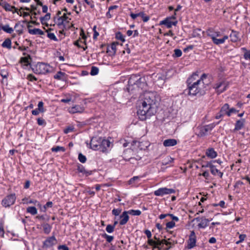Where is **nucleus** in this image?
<instances>
[{
  "label": "nucleus",
  "instance_id": "21",
  "mask_svg": "<svg viewBox=\"0 0 250 250\" xmlns=\"http://www.w3.org/2000/svg\"><path fill=\"white\" fill-rule=\"evenodd\" d=\"M30 59L31 58L29 56L24 57H21L20 60V63L21 65L24 68H26L30 64L29 61Z\"/></svg>",
  "mask_w": 250,
  "mask_h": 250
},
{
  "label": "nucleus",
  "instance_id": "58",
  "mask_svg": "<svg viewBox=\"0 0 250 250\" xmlns=\"http://www.w3.org/2000/svg\"><path fill=\"white\" fill-rule=\"evenodd\" d=\"M27 78L30 81L33 82L34 81H37V78L32 74H30L27 75Z\"/></svg>",
  "mask_w": 250,
  "mask_h": 250
},
{
  "label": "nucleus",
  "instance_id": "64",
  "mask_svg": "<svg viewBox=\"0 0 250 250\" xmlns=\"http://www.w3.org/2000/svg\"><path fill=\"white\" fill-rule=\"evenodd\" d=\"M38 6L37 5H31L30 6L31 12L33 14V12L37 11Z\"/></svg>",
  "mask_w": 250,
  "mask_h": 250
},
{
  "label": "nucleus",
  "instance_id": "36",
  "mask_svg": "<svg viewBox=\"0 0 250 250\" xmlns=\"http://www.w3.org/2000/svg\"><path fill=\"white\" fill-rule=\"evenodd\" d=\"M51 14L49 13H47L44 17L40 18V21L42 24H44L45 21H48L50 19Z\"/></svg>",
  "mask_w": 250,
  "mask_h": 250
},
{
  "label": "nucleus",
  "instance_id": "19",
  "mask_svg": "<svg viewBox=\"0 0 250 250\" xmlns=\"http://www.w3.org/2000/svg\"><path fill=\"white\" fill-rule=\"evenodd\" d=\"M84 110V109L83 107L79 105H75L69 108L68 111L71 113L74 114L76 113H82Z\"/></svg>",
  "mask_w": 250,
  "mask_h": 250
},
{
  "label": "nucleus",
  "instance_id": "18",
  "mask_svg": "<svg viewBox=\"0 0 250 250\" xmlns=\"http://www.w3.org/2000/svg\"><path fill=\"white\" fill-rule=\"evenodd\" d=\"M120 218L121 219L119 222L120 225H124L127 223V222L129 220V216L126 211H124L122 214L120 216Z\"/></svg>",
  "mask_w": 250,
  "mask_h": 250
},
{
  "label": "nucleus",
  "instance_id": "57",
  "mask_svg": "<svg viewBox=\"0 0 250 250\" xmlns=\"http://www.w3.org/2000/svg\"><path fill=\"white\" fill-rule=\"evenodd\" d=\"M145 233L146 234V235L148 238V240H152V239H151V237L152 236V234L150 230H149L148 229H146L145 231Z\"/></svg>",
  "mask_w": 250,
  "mask_h": 250
},
{
  "label": "nucleus",
  "instance_id": "26",
  "mask_svg": "<svg viewBox=\"0 0 250 250\" xmlns=\"http://www.w3.org/2000/svg\"><path fill=\"white\" fill-rule=\"evenodd\" d=\"M206 155L211 159L215 158L217 155V152L214 150L213 148H210L207 150Z\"/></svg>",
  "mask_w": 250,
  "mask_h": 250
},
{
  "label": "nucleus",
  "instance_id": "22",
  "mask_svg": "<svg viewBox=\"0 0 250 250\" xmlns=\"http://www.w3.org/2000/svg\"><path fill=\"white\" fill-rule=\"evenodd\" d=\"M74 44L79 48H83L84 50H85L87 48V46L86 45V41H83L81 39H80L79 40L75 42Z\"/></svg>",
  "mask_w": 250,
  "mask_h": 250
},
{
  "label": "nucleus",
  "instance_id": "45",
  "mask_svg": "<svg viewBox=\"0 0 250 250\" xmlns=\"http://www.w3.org/2000/svg\"><path fill=\"white\" fill-rule=\"evenodd\" d=\"M139 14H142L141 15H139V17H141L143 19L144 22H147L150 19L148 16H146L144 12H141Z\"/></svg>",
  "mask_w": 250,
  "mask_h": 250
},
{
  "label": "nucleus",
  "instance_id": "43",
  "mask_svg": "<svg viewBox=\"0 0 250 250\" xmlns=\"http://www.w3.org/2000/svg\"><path fill=\"white\" fill-rule=\"evenodd\" d=\"M102 236L104 238H105L106 241H107V242H108V243H110L111 241H112L113 239H114V237L113 236H110V235H107L106 233L103 234L102 235Z\"/></svg>",
  "mask_w": 250,
  "mask_h": 250
},
{
  "label": "nucleus",
  "instance_id": "42",
  "mask_svg": "<svg viewBox=\"0 0 250 250\" xmlns=\"http://www.w3.org/2000/svg\"><path fill=\"white\" fill-rule=\"evenodd\" d=\"M99 72V69L96 66H92L91 69L90 74L92 76L97 75Z\"/></svg>",
  "mask_w": 250,
  "mask_h": 250
},
{
  "label": "nucleus",
  "instance_id": "32",
  "mask_svg": "<svg viewBox=\"0 0 250 250\" xmlns=\"http://www.w3.org/2000/svg\"><path fill=\"white\" fill-rule=\"evenodd\" d=\"M3 47L10 49L11 48V41L9 38H7L2 43Z\"/></svg>",
  "mask_w": 250,
  "mask_h": 250
},
{
  "label": "nucleus",
  "instance_id": "33",
  "mask_svg": "<svg viewBox=\"0 0 250 250\" xmlns=\"http://www.w3.org/2000/svg\"><path fill=\"white\" fill-rule=\"evenodd\" d=\"M126 211L127 212L128 214H130L133 216H139L141 214V211L140 210L130 209Z\"/></svg>",
  "mask_w": 250,
  "mask_h": 250
},
{
  "label": "nucleus",
  "instance_id": "10",
  "mask_svg": "<svg viewBox=\"0 0 250 250\" xmlns=\"http://www.w3.org/2000/svg\"><path fill=\"white\" fill-rule=\"evenodd\" d=\"M101 138L94 137L91 139L90 143V147L94 150H100Z\"/></svg>",
  "mask_w": 250,
  "mask_h": 250
},
{
  "label": "nucleus",
  "instance_id": "11",
  "mask_svg": "<svg viewBox=\"0 0 250 250\" xmlns=\"http://www.w3.org/2000/svg\"><path fill=\"white\" fill-rule=\"evenodd\" d=\"M196 236L195 232L192 230L190 232V234L189 236V239L188 241L187 248L188 249H191L194 248L196 245Z\"/></svg>",
  "mask_w": 250,
  "mask_h": 250
},
{
  "label": "nucleus",
  "instance_id": "56",
  "mask_svg": "<svg viewBox=\"0 0 250 250\" xmlns=\"http://www.w3.org/2000/svg\"><path fill=\"white\" fill-rule=\"evenodd\" d=\"M74 129V127L73 126H68L64 130V132L65 134H67L69 132H72Z\"/></svg>",
  "mask_w": 250,
  "mask_h": 250
},
{
  "label": "nucleus",
  "instance_id": "44",
  "mask_svg": "<svg viewBox=\"0 0 250 250\" xmlns=\"http://www.w3.org/2000/svg\"><path fill=\"white\" fill-rule=\"evenodd\" d=\"M41 113H43L45 111L43 108V103L42 101H40L39 102L38 104V108H37Z\"/></svg>",
  "mask_w": 250,
  "mask_h": 250
},
{
  "label": "nucleus",
  "instance_id": "13",
  "mask_svg": "<svg viewBox=\"0 0 250 250\" xmlns=\"http://www.w3.org/2000/svg\"><path fill=\"white\" fill-rule=\"evenodd\" d=\"M57 239L54 236L48 237L43 243V247L45 248H50L57 243Z\"/></svg>",
  "mask_w": 250,
  "mask_h": 250
},
{
  "label": "nucleus",
  "instance_id": "15",
  "mask_svg": "<svg viewBox=\"0 0 250 250\" xmlns=\"http://www.w3.org/2000/svg\"><path fill=\"white\" fill-rule=\"evenodd\" d=\"M0 5L6 11H12L13 13L16 12V8L14 6H11L5 1L1 0L0 1Z\"/></svg>",
  "mask_w": 250,
  "mask_h": 250
},
{
  "label": "nucleus",
  "instance_id": "59",
  "mask_svg": "<svg viewBox=\"0 0 250 250\" xmlns=\"http://www.w3.org/2000/svg\"><path fill=\"white\" fill-rule=\"evenodd\" d=\"M238 110H236L235 108H229V116H231V114L232 113H237L238 112Z\"/></svg>",
  "mask_w": 250,
  "mask_h": 250
},
{
  "label": "nucleus",
  "instance_id": "7",
  "mask_svg": "<svg viewBox=\"0 0 250 250\" xmlns=\"http://www.w3.org/2000/svg\"><path fill=\"white\" fill-rule=\"evenodd\" d=\"M16 200L15 194H11L6 196L1 201L2 205L5 207H9L11 205L14 204Z\"/></svg>",
  "mask_w": 250,
  "mask_h": 250
},
{
  "label": "nucleus",
  "instance_id": "1",
  "mask_svg": "<svg viewBox=\"0 0 250 250\" xmlns=\"http://www.w3.org/2000/svg\"><path fill=\"white\" fill-rule=\"evenodd\" d=\"M156 93L147 92L144 93V99L142 105L139 106L137 111V115L142 121L155 115L157 112L158 102Z\"/></svg>",
  "mask_w": 250,
  "mask_h": 250
},
{
  "label": "nucleus",
  "instance_id": "41",
  "mask_svg": "<svg viewBox=\"0 0 250 250\" xmlns=\"http://www.w3.org/2000/svg\"><path fill=\"white\" fill-rule=\"evenodd\" d=\"M229 38V36L227 35H225L221 39H218L216 45H219L221 44H223L225 42V41L228 40Z\"/></svg>",
  "mask_w": 250,
  "mask_h": 250
},
{
  "label": "nucleus",
  "instance_id": "8",
  "mask_svg": "<svg viewBox=\"0 0 250 250\" xmlns=\"http://www.w3.org/2000/svg\"><path fill=\"white\" fill-rule=\"evenodd\" d=\"M193 221H196L199 223L197 225L199 229H205L208 226L210 220L205 217H198L195 218Z\"/></svg>",
  "mask_w": 250,
  "mask_h": 250
},
{
  "label": "nucleus",
  "instance_id": "48",
  "mask_svg": "<svg viewBox=\"0 0 250 250\" xmlns=\"http://www.w3.org/2000/svg\"><path fill=\"white\" fill-rule=\"evenodd\" d=\"M78 159L79 161L82 163H84L86 161V157L83 155L82 153H80L78 156Z\"/></svg>",
  "mask_w": 250,
  "mask_h": 250
},
{
  "label": "nucleus",
  "instance_id": "40",
  "mask_svg": "<svg viewBox=\"0 0 250 250\" xmlns=\"http://www.w3.org/2000/svg\"><path fill=\"white\" fill-rule=\"evenodd\" d=\"M174 159L170 157H167L164 160H163L162 164L163 165H167L169 163L173 162Z\"/></svg>",
  "mask_w": 250,
  "mask_h": 250
},
{
  "label": "nucleus",
  "instance_id": "2",
  "mask_svg": "<svg viewBox=\"0 0 250 250\" xmlns=\"http://www.w3.org/2000/svg\"><path fill=\"white\" fill-rule=\"evenodd\" d=\"M198 77V75L194 73L187 80L188 94L190 95L201 96L206 93L208 84L205 83L204 81L207 75L203 74L197 80Z\"/></svg>",
  "mask_w": 250,
  "mask_h": 250
},
{
  "label": "nucleus",
  "instance_id": "46",
  "mask_svg": "<svg viewBox=\"0 0 250 250\" xmlns=\"http://www.w3.org/2000/svg\"><path fill=\"white\" fill-rule=\"evenodd\" d=\"M114 226L111 225H108L106 227L105 230L108 233H112L114 231Z\"/></svg>",
  "mask_w": 250,
  "mask_h": 250
},
{
  "label": "nucleus",
  "instance_id": "63",
  "mask_svg": "<svg viewBox=\"0 0 250 250\" xmlns=\"http://www.w3.org/2000/svg\"><path fill=\"white\" fill-rule=\"evenodd\" d=\"M80 35L82 36V40H83V41H85L86 36L84 34V31L83 29H81Z\"/></svg>",
  "mask_w": 250,
  "mask_h": 250
},
{
  "label": "nucleus",
  "instance_id": "9",
  "mask_svg": "<svg viewBox=\"0 0 250 250\" xmlns=\"http://www.w3.org/2000/svg\"><path fill=\"white\" fill-rule=\"evenodd\" d=\"M70 20L71 19H69L67 16L66 14L64 13L62 16L58 18L57 21V25L59 28H61V27L62 26L63 28L66 29V24L69 22V20Z\"/></svg>",
  "mask_w": 250,
  "mask_h": 250
},
{
  "label": "nucleus",
  "instance_id": "53",
  "mask_svg": "<svg viewBox=\"0 0 250 250\" xmlns=\"http://www.w3.org/2000/svg\"><path fill=\"white\" fill-rule=\"evenodd\" d=\"M239 240L236 242V244H239L242 243L245 240V239L246 238V235L244 234H240L239 236Z\"/></svg>",
  "mask_w": 250,
  "mask_h": 250
},
{
  "label": "nucleus",
  "instance_id": "34",
  "mask_svg": "<svg viewBox=\"0 0 250 250\" xmlns=\"http://www.w3.org/2000/svg\"><path fill=\"white\" fill-rule=\"evenodd\" d=\"M26 211L27 212L33 215L37 213V209L35 207H28L26 208Z\"/></svg>",
  "mask_w": 250,
  "mask_h": 250
},
{
  "label": "nucleus",
  "instance_id": "24",
  "mask_svg": "<svg viewBox=\"0 0 250 250\" xmlns=\"http://www.w3.org/2000/svg\"><path fill=\"white\" fill-rule=\"evenodd\" d=\"M31 26L30 25H28V32L30 34L42 35L44 34L42 30L38 28L31 29Z\"/></svg>",
  "mask_w": 250,
  "mask_h": 250
},
{
  "label": "nucleus",
  "instance_id": "55",
  "mask_svg": "<svg viewBox=\"0 0 250 250\" xmlns=\"http://www.w3.org/2000/svg\"><path fill=\"white\" fill-rule=\"evenodd\" d=\"M37 123L39 125H46L45 121L41 118H39L37 119Z\"/></svg>",
  "mask_w": 250,
  "mask_h": 250
},
{
  "label": "nucleus",
  "instance_id": "28",
  "mask_svg": "<svg viewBox=\"0 0 250 250\" xmlns=\"http://www.w3.org/2000/svg\"><path fill=\"white\" fill-rule=\"evenodd\" d=\"M147 243L149 245H156L158 246V250H162L161 245L162 243L161 240H157V241H154L153 240H147Z\"/></svg>",
  "mask_w": 250,
  "mask_h": 250
},
{
  "label": "nucleus",
  "instance_id": "16",
  "mask_svg": "<svg viewBox=\"0 0 250 250\" xmlns=\"http://www.w3.org/2000/svg\"><path fill=\"white\" fill-rule=\"evenodd\" d=\"M216 32V31L213 28H209L206 31L207 36L209 37L211 39L214 44L216 45L218 39L215 38Z\"/></svg>",
  "mask_w": 250,
  "mask_h": 250
},
{
  "label": "nucleus",
  "instance_id": "4",
  "mask_svg": "<svg viewBox=\"0 0 250 250\" xmlns=\"http://www.w3.org/2000/svg\"><path fill=\"white\" fill-rule=\"evenodd\" d=\"M32 68L36 74H45L50 71V66L45 63L39 62Z\"/></svg>",
  "mask_w": 250,
  "mask_h": 250
},
{
  "label": "nucleus",
  "instance_id": "60",
  "mask_svg": "<svg viewBox=\"0 0 250 250\" xmlns=\"http://www.w3.org/2000/svg\"><path fill=\"white\" fill-rule=\"evenodd\" d=\"M8 74V72L6 71L2 70L0 72V75L3 78H6Z\"/></svg>",
  "mask_w": 250,
  "mask_h": 250
},
{
  "label": "nucleus",
  "instance_id": "17",
  "mask_svg": "<svg viewBox=\"0 0 250 250\" xmlns=\"http://www.w3.org/2000/svg\"><path fill=\"white\" fill-rule=\"evenodd\" d=\"M177 23V21H172L170 20V18H166L164 20H163L160 21V25H165L168 28H170L172 27V25H176Z\"/></svg>",
  "mask_w": 250,
  "mask_h": 250
},
{
  "label": "nucleus",
  "instance_id": "51",
  "mask_svg": "<svg viewBox=\"0 0 250 250\" xmlns=\"http://www.w3.org/2000/svg\"><path fill=\"white\" fill-rule=\"evenodd\" d=\"M47 37L49 38L50 40H53L54 41H57L58 39L55 34L53 33H47Z\"/></svg>",
  "mask_w": 250,
  "mask_h": 250
},
{
  "label": "nucleus",
  "instance_id": "20",
  "mask_svg": "<svg viewBox=\"0 0 250 250\" xmlns=\"http://www.w3.org/2000/svg\"><path fill=\"white\" fill-rule=\"evenodd\" d=\"M177 144V141L174 139H166L163 142V145L165 147L173 146Z\"/></svg>",
  "mask_w": 250,
  "mask_h": 250
},
{
  "label": "nucleus",
  "instance_id": "30",
  "mask_svg": "<svg viewBox=\"0 0 250 250\" xmlns=\"http://www.w3.org/2000/svg\"><path fill=\"white\" fill-rule=\"evenodd\" d=\"M77 169L79 172L85 174L87 176L91 173V171H86L82 165H79Z\"/></svg>",
  "mask_w": 250,
  "mask_h": 250
},
{
  "label": "nucleus",
  "instance_id": "5",
  "mask_svg": "<svg viewBox=\"0 0 250 250\" xmlns=\"http://www.w3.org/2000/svg\"><path fill=\"white\" fill-rule=\"evenodd\" d=\"M228 86V84L227 82L221 81L214 84L213 88L215 90L216 92L219 94L225 91L227 89Z\"/></svg>",
  "mask_w": 250,
  "mask_h": 250
},
{
  "label": "nucleus",
  "instance_id": "52",
  "mask_svg": "<svg viewBox=\"0 0 250 250\" xmlns=\"http://www.w3.org/2000/svg\"><path fill=\"white\" fill-rule=\"evenodd\" d=\"M175 226V223L174 221H170L166 224V229H172Z\"/></svg>",
  "mask_w": 250,
  "mask_h": 250
},
{
  "label": "nucleus",
  "instance_id": "39",
  "mask_svg": "<svg viewBox=\"0 0 250 250\" xmlns=\"http://www.w3.org/2000/svg\"><path fill=\"white\" fill-rule=\"evenodd\" d=\"M116 38L118 40H120L122 42H124L125 41L124 36L120 32H118L116 33Z\"/></svg>",
  "mask_w": 250,
  "mask_h": 250
},
{
  "label": "nucleus",
  "instance_id": "49",
  "mask_svg": "<svg viewBox=\"0 0 250 250\" xmlns=\"http://www.w3.org/2000/svg\"><path fill=\"white\" fill-rule=\"evenodd\" d=\"M51 150L53 152H58L59 151H64L65 150L63 147L59 146L53 147L51 148Z\"/></svg>",
  "mask_w": 250,
  "mask_h": 250
},
{
  "label": "nucleus",
  "instance_id": "6",
  "mask_svg": "<svg viewBox=\"0 0 250 250\" xmlns=\"http://www.w3.org/2000/svg\"><path fill=\"white\" fill-rule=\"evenodd\" d=\"M175 191L172 188H161L154 191V194L157 196H163L165 195L175 193Z\"/></svg>",
  "mask_w": 250,
  "mask_h": 250
},
{
  "label": "nucleus",
  "instance_id": "27",
  "mask_svg": "<svg viewBox=\"0 0 250 250\" xmlns=\"http://www.w3.org/2000/svg\"><path fill=\"white\" fill-rule=\"evenodd\" d=\"M229 104H225L221 107L220 111L221 112V114H223L224 116L227 115L228 117H229Z\"/></svg>",
  "mask_w": 250,
  "mask_h": 250
},
{
  "label": "nucleus",
  "instance_id": "62",
  "mask_svg": "<svg viewBox=\"0 0 250 250\" xmlns=\"http://www.w3.org/2000/svg\"><path fill=\"white\" fill-rule=\"evenodd\" d=\"M214 207L219 206L222 208H225V202L224 201H221L218 204H214L213 205Z\"/></svg>",
  "mask_w": 250,
  "mask_h": 250
},
{
  "label": "nucleus",
  "instance_id": "38",
  "mask_svg": "<svg viewBox=\"0 0 250 250\" xmlns=\"http://www.w3.org/2000/svg\"><path fill=\"white\" fill-rule=\"evenodd\" d=\"M2 29L8 33H12L13 31V28L10 27L8 24L2 26Z\"/></svg>",
  "mask_w": 250,
  "mask_h": 250
},
{
  "label": "nucleus",
  "instance_id": "31",
  "mask_svg": "<svg viewBox=\"0 0 250 250\" xmlns=\"http://www.w3.org/2000/svg\"><path fill=\"white\" fill-rule=\"evenodd\" d=\"M42 227L43 231L45 234H48L51 232L52 227L49 224H44Z\"/></svg>",
  "mask_w": 250,
  "mask_h": 250
},
{
  "label": "nucleus",
  "instance_id": "35",
  "mask_svg": "<svg viewBox=\"0 0 250 250\" xmlns=\"http://www.w3.org/2000/svg\"><path fill=\"white\" fill-rule=\"evenodd\" d=\"M149 146V142L145 141L140 142L138 146L140 149L145 150Z\"/></svg>",
  "mask_w": 250,
  "mask_h": 250
},
{
  "label": "nucleus",
  "instance_id": "25",
  "mask_svg": "<svg viewBox=\"0 0 250 250\" xmlns=\"http://www.w3.org/2000/svg\"><path fill=\"white\" fill-rule=\"evenodd\" d=\"M230 41L232 42H236L239 40V33L233 30H231V33L229 35Z\"/></svg>",
  "mask_w": 250,
  "mask_h": 250
},
{
  "label": "nucleus",
  "instance_id": "3",
  "mask_svg": "<svg viewBox=\"0 0 250 250\" xmlns=\"http://www.w3.org/2000/svg\"><path fill=\"white\" fill-rule=\"evenodd\" d=\"M145 79L138 77L132 76L128 81V87L127 88L129 92L132 91L134 89L140 88L143 89L146 85V83L144 82Z\"/></svg>",
  "mask_w": 250,
  "mask_h": 250
},
{
  "label": "nucleus",
  "instance_id": "47",
  "mask_svg": "<svg viewBox=\"0 0 250 250\" xmlns=\"http://www.w3.org/2000/svg\"><path fill=\"white\" fill-rule=\"evenodd\" d=\"M174 51V54L173 55V57H180L182 56V52L180 49H175Z\"/></svg>",
  "mask_w": 250,
  "mask_h": 250
},
{
  "label": "nucleus",
  "instance_id": "61",
  "mask_svg": "<svg viewBox=\"0 0 250 250\" xmlns=\"http://www.w3.org/2000/svg\"><path fill=\"white\" fill-rule=\"evenodd\" d=\"M58 249L59 250H69L68 247H67L65 245H60L58 247Z\"/></svg>",
  "mask_w": 250,
  "mask_h": 250
},
{
  "label": "nucleus",
  "instance_id": "14",
  "mask_svg": "<svg viewBox=\"0 0 250 250\" xmlns=\"http://www.w3.org/2000/svg\"><path fill=\"white\" fill-rule=\"evenodd\" d=\"M101 144L100 150L103 152H106L107 148L110 147L111 145V143L109 140L103 139L102 138L101 140Z\"/></svg>",
  "mask_w": 250,
  "mask_h": 250
},
{
  "label": "nucleus",
  "instance_id": "37",
  "mask_svg": "<svg viewBox=\"0 0 250 250\" xmlns=\"http://www.w3.org/2000/svg\"><path fill=\"white\" fill-rule=\"evenodd\" d=\"M65 75V73L61 71H59L54 76V78L59 80H63L62 76Z\"/></svg>",
  "mask_w": 250,
  "mask_h": 250
},
{
  "label": "nucleus",
  "instance_id": "54",
  "mask_svg": "<svg viewBox=\"0 0 250 250\" xmlns=\"http://www.w3.org/2000/svg\"><path fill=\"white\" fill-rule=\"evenodd\" d=\"M243 49L246 50V52L244 54V58L246 60L250 61V50L247 51L246 48H243Z\"/></svg>",
  "mask_w": 250,
  "mask_h": 250
},
{
  "label": "nucleus",
  "instance_id": "29",
  "mask_svg": "<svg viewBox=\"0 0 250 250\" xmlns=\"http://www.w3.org/2000/svg\"><path fill=\"white\" fill-rule=\"evenodd\" d=\"M210 172L212 175L214 176L218 175L220 178H222L223 175V173L217 169L215 166H213L210 169Z\"/></svg>",
  "mask_w": 250,
  "mask_h": 250
},
{
  "label": "nucleus",
  "instance_id": "23",
  "mask_svg": "<svg viewBox=\"0 0 250 250\" xmlns=\"http://www.w3.org/2000/svg\"><path fill=\"white\" fill-rule=\"evenodd\" d=\"M245 122V120L244 119L237 121L233 131H235L241 129L244 126Z\"/></svg>",
  "mask_w": 250,
  "mask_h": 250
},
{
  "label": "nucleus",
  "instance_id": "50",
  "mask_svg": "<svg viewBox=\"0 0 250 250\" xmlns=\"http://www.w3.org/2000/svg\"><path fill=\"white\" fill-rule=\"evenodd\" d=\"M122 211V209L121 208H114L112 210V213L113 215L117 216L120 215Z\"/></svg>",
  "mask_w": 250,
  "mask_h": 250
},
{
  "label": "nucleus",
  "instance_id": "12",
  "mask_svg": "<svg viewBox=\"0 0 250 250\" xmlns=\"http://www.w3.org/2000/svg\"><path fill=\"white\" fill-rule=\"evenodd\" d=\"M214 127L213 124L205 125L200 127L199 132L198 134L199 136L202 137L206 135L208 132L211 131Z\"/></svg>",
  "mask_w": 250,
  "mask_h": 250
}]
</instances>
